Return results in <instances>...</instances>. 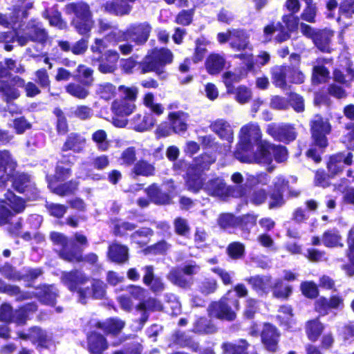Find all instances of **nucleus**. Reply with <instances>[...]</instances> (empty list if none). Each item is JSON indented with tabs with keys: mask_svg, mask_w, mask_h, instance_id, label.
Segmentation results:
<instances>
[{
	"mask_svg": "<svg viewBox=\"0 0 354 354\" xmlns=\"http://www.w3.org/2000/svg\"><path fill=\"white\" fill-rule=\"evenodd\" d=\"M145 193L151 198V203L158 206L172 203L173 196L170 192L163 191L158 183H153L144 189Z\"/></svg>",
	"mask_w": 354,
	"mask_h": 354,
	"instance_id": "16",
	"label": "nucleus"
},
{
	"mask_svg": "<svg viewBox=\"0 0 354 354\" xmlns=\"http://www.w3.org/2000/svg\"><path fill=\"white\" fill-rule=\"evenodd\" d=\"M66 12L73 15L71 25L81 35H90L93 26V15L89 5L84 1L71 2L66 5Z\"/></svg>",
	"mask_w": 354,
	"mask_h": 354,
	"instance_id": "3",
	"label": "nucleus"
},
{
	"mask_svg": "<svg viewBox=\"0 0 354 354\" xmlns=\"http://www.w3.org/2000/svg\"><path fill=\"white\" fill-rule=\"evenodd\" d=\"M119 53L115 50H108L99 56L93 58V61L98 63V71L103 73H112L116 69V64L119 59Z\"/></svg>",
	"mask_w": 354,
	"mask_h": 354,
	"instance_id": "15",
	"label": "nucleus"
},
{
	"mask_svg": "<svg viewBox=\"0 0 354 354\" xmlns=\"http://www.w3.org/2000/svg\"><path fill=\"white\" fill-rule=\"evenodd\" d=\"M91 295L94 299H103L106 297L107 285L100 279H93L91 285Z\"/></svg>",
	"mask_w": 354,
	"mask_h": 354,
	"instance_id": "57",
	"label": "nucleus"
},
{
	"mask_svg": "<svg viewBox=\"0 0 354 354\" xmlns=\"http://www.w3.org/2000/svg\"><path fill=\"white\" fill-rule=\"evenodd\" d=\"M156 122L153 115L150 113L145 115H137L133 119V129L138 132H143L151 129Z\"/></svg>",
	"mask_w": 354,
	"mask_h": 354,
	"instance_id": "39",
	"label": "nucleus"
},
{
	"mask_svg": "<svg viewBox=\"0 0 354 354\" xmlns=\"http://www.w3.org/2000/svg\"><path fill=\"white\" fill-rule=\"evenodd\" d=\"M89 281V277L79 269H72L62 272L61 281L73 293L78 295L79 301L83 304L86 303V299L90 293L89 287L82 288Z\"/></svg>",
	"mask_w": 354,
	"mask_h": 354,
	"instance_id": "5",
	"label": "nucleus"
},
{
	"mask_svg": "<svg viewBox=\"0 0 354 354\" xmlns=\"http://www.w3.org/2000/svg\"><path fill=\"white\" fill-rule=\"evenodd\" d=\"M42 16L44 19L48 20L51 26L57 27L60 30L65 29L67 27L66 22L62 19L61 12L57 10L50 11L46 8L42 13Z\"/></svg>",
	"mask_w": 354,
	"mask_h": 354,
	"instance_id": "46",
	"label": "nucleus"
},
{
	"mask_svg": "<svg viewBox=\"0 0 354 354\" xmlns=\"http://www.w3.org/2000/svg\"><path fill=\"white\" fill-rule=\"evenodd\" d=\"M73 78L83 85L91 86L94 81L93 70L86 65L80 64Z\"/></svg>",
	"mask_w": 354,
	"mask_h": 354,
	"instance_id": "41",
	"label": "nucleus"
},
{
	"mask_svg": "<svg viewBox=\"0 0 354 354\" xmlns=\"http://www.w3.org/2000/svg\"><path fill=\"white\" fill-rule=\"evenodd\" d=\"M187 117L188 114L183 111L170 112L168 115L170 129L178 134L185 132L188 126Z\"/></svg>",
	"mask_w": 354,
	"mask_h": 354,
	"instance_id": "27",
	"label": "nucleus"
},
{
	"mask_svg": "<svg viewBox=\"0 0 354 354\" xmlns=\"http://www.w3.org/2000/svg\"><path fill=\"white\" fill-rule=\"evenodd\" d=\"M83 234L77 232L73 234L71 238H68L62 232L52 231L50 232L49 239L53 245L61 247L58 252V256L61 259L68 262L66 255L68 253L73 252L74 247L78 245L75 239L77 240V237L83 236Z\"/></svg>",
	"mask_w": 354,
	"mask_h": 354,
	"instance_id": "10",
	"label": "nucleus"
},
{
	"mask_svg": "<svg viewBox=\"0 0 354 354\" xmlns=\"http://www.w3.org/2000/svg\"><path fill=\"white\" fill-rule=\"evenodd\" d=\"M88 87V86L83 85L80 82H70L66 84L64 88L66 92L70 95L80 100H83L89 94V91L87 89Z\"/></svg>",
	"mask_w": 354,
	"mask_h": 354,
	"instance_id": "51",
	"label": "nucleus"
},
{
	"mask_svg": "<svg viewBox=\"0 0 354 354\" xmlns=\"http://www.w3.org/2000/svg\"><path fill=\"white\" fill-rule=\"evenodd\" d=\"M322 243L326 248H342L344 246L342 236L339 231L335 229L324 232L322 236Z\"/></svg>",
	"mask_w": 354,
	"mask_h": 354,
	"instance_id": "38",
	"label": "nucleus"
},
{
	"mask_svg": "<svg viewBox=\"0 0 354 354\" xmlns=\"http://www.w3.org/2000/svg\"><path fill=\"white\" fill-rule=\"evenodd\" d=\"M86 140L80 133L72 132L67 135L65 141L61 147L62 152L73 151L81 153L84 151Z\"/></svg>",
	"mask_w": 354,
	"mask_h": 354,
	"instance_id": "23",
	"label": "nucleus"
},
{
	"mask_svg": "<svg viewBox=\"0 0 354 354\" xmlns=\"http://www.w3.org/2000/svg\"><path fill=\"white\" fill-rule=\"evenodd\" d=\"M172 339L174 343L181 348H187L194 352H197L199 350L198 342L193 336L189 335L180 330L174 332Z\"/></svg>",
	"mask_w": 354,
	"mask_h": 354,
	"instance_id": "30",
	"label": "nucleus"
},
{
	"mask_svg": "<svg viewBox=\"0 0 354 354\" xmlns=\"http://www.w3.org/2000/svg\"><path fill=\"white\" fill-rule=\"evenodd\" d=\"M21 6H14L12 12L9 15L0 12V25L4 28L13 26L19 21V13Z\"/></svg>",
	"mask_w": 354,
	"mask_h": 354,
	"instance_id": "56",
	"label": "nucleus"
},
{
	"mask_svg": "<svg viewBox=\"0 0 354 354\" xmlns=\"http://www.w3.org/2000/svg\"><path fill=\"white\" fill-rule=\"evenodd\" d=\"M185 182L189 191L193 193L198 192L204 185L202 172L189 167L185 176Z\"/></svg>",
	"mask_w": 354,
	"mask_h": 354,
	"instance_id": "28",
	"label": "nucleus"
},
{
	"mask_svg": "<svg viewBox=\"0 0 354 354\" xmlns=\"http://www.w3.org/2000/svg\"><path fill=\"white\" fill-rule=\"evenodd\" d=\"M344 306V298L339 295H334L329 299L323 297L317 299L315 308L320 315H326L330 309H342Z\"/></svg>",
	"mask_w": 354,
	"mask_h": 354,
	"instance_id": "18",
	"label": "nucleus"
},
{
	"mask_svg": "<svg viewBox=\"0 0 354 354\" xmlns=\"http://www.w3.org/2000/svg\"><path fill=\"white\" fill-rule=\"evenodd\" d=\"M167 277L174 285L183 289L190 288L193 283L192 279L186 277L180 267H175L171 269Z\"/></svg>",
	"mask_w": 354,
	"mask_h": 354,
	"instance_id": "31",
	"label": "nucleus"
},
{
	"mask_svg": "<svg viewBox=\"0 0 354 354\" xmlns=\"http://www.w3.org/2000/svg\"><path fill=\"white\" fill-rule=\"evenodd\" d=\"M207 72L210 75H217L221 71V55L211 53L205 62Z\"/></svg>",
	"mask_w": 354,
	"mask_h": 354,
	"instance_id": "55",
	"label": "nucleus"
},
{
	"mask_svg": "<svg viewBox=\"0 0 354 354\" xmlns=\"http://www.w3.org/2000/svg\"><path fill=\"white\" fill-rule=\"evenodd\" d=\"M227 41L232 48L238 50H244L249 46L248 37L245 32L241 30L229 31L223 34V42Z\"/></svg>",
	"mask_w": 354,
	"mask_h": 354,
	"instance_id": "25",
	"label": "nucleus"
},
{
	"mask_svg": "<svg viewBox=\"0 0 354 354\" xmlns=\"http://www.w3.org/2000/svg\"><path fill=\"white\" fill-rule=\"evenodd\" d=\"M279 336L274 326L268 324L264 325L261 333V340L267 350L272 352L277 350Z\"/></svg>",
	"mask_w": 354,
	"mask_h": 354,
	"instance_id": "29",
	"label": "nucleus"
},
{
	"mask_svg": "<svg viewBox=\"0 0 354 354\" xmlns=\"http://www.w3.org/2000/svg\"><path fill=\"white\" fill-rule=\"evenodd\" d=\"M248 295V289L243 284H238L233 290L227 292L223 301V319L233 320L236 317L235 310L239 308L237 297H245Z\"/></svg>",
	"mask_w": 354,
	"mask_h": 354,
	"instance_id": "9",
	"label": "nucleus"
},
{
	"mask_svg": "<svg viewBox=\"0 0 354 354\" xmlns=\"http://www.w3.org/2000/svg\"><path fill=\"white\" fill-rule=\"evenodd\" d=\"M125 322L118 317H109L104 321H98L95 326L103 331L105 336L117 337L125 327Z\"/></svg>",
	"mask_w": 354,
	"mask_h": 354,
	"instance_id": "17",
	"label": "nucleus"
},
{
	"mask_svg": "<svg viewBox=\"0 0 354 354\" xmlns=\"http://www.w3.org/2000/svg\"><path fill=\"white\" fill-rule=\"evenodd\" d=\"M330 131V125L327 120L321 116L317 115L311 122V133L315 143L319 147L327 146L326 134Z\"/></svg>",
	"mask_w": 354,
	"mask_h": 354,
	"instance_id": "14",
	"label": "nucleus"
},
{
	"mask_svg": "<svg viewBox=\"0 0 354 354\" xmlns=\"http://www.w3.org/2000/svg\"><path fill=\"white\" fill-rule=\"evenodd\" d=\"M61 159L56 162L53 174L46 176L48 187L50 192L60 197L73 196L77 191L80 182L71 179L66 181L72 176V167L75 156L71 153L62 154Z\"/></svg>",
	"mask_w": 354,
	"mask_h": 354,
	"instance_id": "1",
	"label": "nucleus"
},
{
	"mask_svg": "<svg viewBox=\"0 0 354 354\" xmlns=\"http://www.w3.org/2000/svg\"><path fill=\"white\" fill-rule=\"evenodd\" d=\"M0 293L7 294L10 297H15L16 301H22L32 297L29 292L21 291L18 286L7 284L1 279Z\"/></svg>",
	"mask_w": 354,
	"mask_h": 354,
	"instance_id": "33",
	"label": "nucleus"
},
{
	"mask_svg": "<svg viewBox=\"0 0 354 354\" xmlns=\"http://www.w3.org/2000/svg\"><path fill=\"white\" fill-rule=\"evenodd\" d=\"M353 156L348 153L346 156L343 153H338L330 158L328 163V168L332 174H337L341 171L344 165H350L352 163Z\"/></svg>",
	"mask_w": 354,
	"mask_h": 354,
	"instance_id": "32",
	"label": "nucleus"
},
{
	"mask_svg": "<svg viewBox=\"0 0 354 354\" xmlns=\"http://www.w3.org/2000/svg\"><path fill=\"white\" fill-rule=\"evenodd\" d=\"M252 288L261 296H267L272 289L273 281L270 276L257 275L248 279Z\"/></svg>",
	"mask_w": 354,
	"mask_h": 354,
	"instance_id": "26",
	"label": "nucleus"
},
{
	"mask_svg": "<svg viewBox=\"0 0 354 354\" xmlns=\"http://www.w3.org/2000/svg\"><path fill=\"white\" fill-rule=\"evenodd\" d=\"M257 150L258 153L246 154L241 158V161L268 166L272 163L273 157L277 162H281L286 160L288 156L286 147L275 146L268 142L259 145Z\"/></svg>",
	"mask_w": 354,
	"mask_h": 354,
	"instance_id": "4",
	"label": "nucleus"
},
{
	"mask_svg": "<svg viewBox=\"0 0 354 354\" xmlns=\"http://www.w3.org/2000/svg\"><path fill=\"white\" fill-rule=\"evenodd\" d=\"M134 109L135 105L133 103L123 99L115 100L111 104L112 111L119 116L129 115Z\"/></svg>",
	"mask_w": 354,
	"mask_h": 354,
	"instance_id": "48",
	"label": "nucleus"
},
{
	"mask_svg": "<svg viewBox=\"0 0 354 354\" xmlns=\"http://www.w3.org/2000/svg\"><path fill=\"white\" fill-rule=\"evenodd\" d=\"M53 113L56 116L55 130L59 136H64L69 131V125L66 116L60 107H55Z\"/></svg>",
	"mask_w": 354,
	"mask_h": 354,
	"instance_id": "45",
	"label": "nucleus"
},
{
	"mask_svg": "<svg viewBox=\"0 0 354 354\" xmlns=\"http://www.w3.org/2000/svg\"><path fill=\"white\" fill-rule=\"evenodd\" d=\"M261 138L260 129L257 124L250 123L243 126L241 129L239 147L242 152L237 153V158L241 160V158L246 154L258 153V146L266 142L261 140Z\"/></svg>",
	"mask_w": 354,
	"mask_h": 354,
	"instance_id": "6",
	"label": "nucleus"
},
{
	"mask_svg": "<svg viewBox=\"0 0 354 354\" xmlns=\"http://www.w3.org/2000/svg\"><path fill=\"white\" fill-rule=\"evenodd\" d=\"M156 174V167L153 164L141 158L136 161L131 170V174L134 176H153Z\"/></svg>",
	"mask_w": 354,
	"mask_h": 354,
	"instance_id": "35",
	"label": "nucleus"
},
{
	"mask_svg": "<svg viewBox=\"0 0 354 354\" xmlns=\"http://www.w3.org/2000/svg\"><path fill=\"white\" fill-rule=\"evenodd\" d=\"M174 55L167 48H153L149 50L142 61L139 62L141 73L154 72L159 77H166L164 68L173 62Z\"/></svg>",
	"mask_w": 354,
	"mask_h": 354,
	"instance_id": "2",
	"label": "nucleus"
},
{
	"mask_svg": "<svg viewBox=\"0 0 354 354\" xmlns=\"http://www.w3.org/2000/svg\"><path fill=\"white\" fill-rule=\"evenodd\" d=\"M282 21L283 25L278 23L280 33L275 37L279 42L284 41L290 37V32L297 28L299 19L295 15L288 14L283 16Z\"/></svg>",
	"mask_w": 354,
	"mask_h": 354,
	"instance_id": "20",
	"label": "nucleus"
},
{
	"mask_svg": "<svg viewBox=\"0 0 354 354\" xmlns=\"http://www.w3.org/2000/svg\"><path fill=\"white\" fill-rule=\"evenodd\" d=\"M78 245L74 247V250L66 255L68 263H88L91 265H95L98 261V257L94 252H89L84 255V250L88 246V240L86 235L77 238Z\"/></svg>",
	"mask_w": 354,
	"mask_h": 354,
	"instance_id": "11",
	"label": "nucleus"
},
{
	"mask_svg": "<svg viewBox=\"0 0 354 354\" xmlns=\"http://www.w3.org/2000/svg\"><path fill=\"white\" fill-rule=\"evenodd\" d=\"M151 29V26L147 21L134 23L131 24L122 31L121 35H117L116 32H111L109 37L115 41H131L136 45L142 46L148 41Z\"/></svg>",
	"mask_w": 354,
	"mask_h": 354,
	"instance_id": "7",
	"label": "nucleus"
},
{
	"mask_svg": "<svg viewBox=\"0 0 354 354\" xmlns=\"http://www.w3.org/2000/svg\"><path fill=\"white\" fill-rule=\"evenodd\" d=\"M268 133L275 140L289 142L296 138L295 129L288 124L277 125L272 124L268 127Z\"/></svg>",
	"mask_w": 354,
	"mask_h": 354,
	"instance_id": "19",
	"label": "nucleus"
},
{
	"mask_svg": "<svg viewBox=\"0 0 354 354\" xmlns=\"http://www.w3.org/2000/svg\"><path fill=\"white\" fill-rule=\"evenodd\" d=\"M324 329V326L318 319L308 321L306 324V333L308 339L313 342L317 340Z\"/></svg>",
	"mask_w": 354,
	"mask_h": 354,
	"instance_id": "53",
	"label": "nucleus"
},
{
	"mask_svg": "<svg viewBox=\"0 0 354 354\" xmlns=\"http://www.w3.org/2000/svg\"><path fill=\"white\" fill-rule=\"evenodd\" d=\"M10 180L12 182V187L19 193L25 194L32 189L30 177L27 174L10 172L0 175V187L5 188Z\"/></svg>",
	"mask_w": 354,
	"mask_h": 354,
	"instance_id": "12",
	"label": "nucleus"
},
{
	"mask_svg": "<svg viewBox=\"0 0 354 354\" xmlns=\"http://www.w3.org/2000/svg\"><path fill=\"white\" fill-rule=\"evenodd\" d=\"M333 36V32L330 30H319L314 37V43L320 50L330 52V41Z\"/></svg>",
	"mask_w": 354,
	"mask_h": 354,
	"instance_id": "44",
	"label": "nucleus"
},
{
	"mask_svg": "<svg viewBox=\"0 0 354 354\" xmlns=\"http://www.w3.org/2000/svg\"><path fill=\"white\" fill-rule=\"evenodd\" d=\"M49 41L48 31L42 26V24L37 19H30L23 30V32L19 37V45L24 46L29 42H33L41 46H45Z\"/></svg>",
	"mask_w": 354,
	"mask_h": 354,
	"instance_id": "8",
	"label": "nucleus"
},
{
	"mask_svg": "<svg viewBox=\"0 0 354 354\" xmlns=\"http://www.w3.org/2000/svg\"><path fill=\"white\" fill-rule=\"evenodd\" d=\"M11 81L13 82L18 87L24 88L26 95L28 97H34L41 93V90L34 82H28L26 83L24 79L20 76H14L11 79Z\"/></svg>",
	"mask_w": 354,
	"mask_h": 354,
	"instance_id": "47",
	"label": "nucleus"
},
{
	"mask_svg": "<svg viewBox=\"0 0 354 354\" xmlns=\"http://www.w3.org/2000/svg\"><path fill=\"white\" fill-rule=\"evenodd\" d=\"M93 141L96 143L97 149L100 151H106L109 149L110 145L107 140V133L103 129L95 131L91 137Z\"/></svg>",
	"mask_w": 354,
	"mask_h": 354,
	"instance_id": "61",
	"label": "nucleus"
},
{
	"mask_svg": "<svg viewBox=\"0 0 354 354\" xmlns=\"http://www.w3.org/2000/svg\"><path fill=\"white\" fill-rule=\"evenodd\" d=\"M193 331L198 334H211L216 331V328L214 324L210 323L205 317H198L193 328Z\"/></svg>",
	"mask_w": 354,
	"mask_h": 354,
	"instance_id": "58",
	"label": "nucleus"
},
{
	"mask_svg": "<svg viewBox=\"0 0 354 354\" xmlns=\"http://www.w3.org/2000/svg\"><path fill=\"white\" fill-rule=\"evenodd\" d=\"M21 95L20 91L15 85L8 81H2L0 84V99L6 104L17 100Z\"/></svg>",
	"mask_w": 354,
	"mask_h": 354,
	"instance_id": "34",
	"label": "nucleus"
},
{
	"mask_svg": "<svg viewBox=\"0 0 354 354\" xmlns=\"http://www.w3.org/2000/svg\"><path fill=\"white\" fill-rule=\"evenodd\" d=\"M216 161V156L204 152L194 158L193 165L190 167L203 172L209 170L211 165L214 163Z\"/></svg>",
	"mask_w": 354,
	"mask_h": 354,
	"instance_id": "42",
	"label": "nucleus"
},
{
	"mask_svg": "<svg viewBox=\"0 0 354 354\" xmlns=\"http://www.w3.org/2000/svg\"><path fill=\"white\" fill-rule=\"evenodd\" d=\"M32 333L31 342L33 344H37V348H48V339L46 333L38 326H32L29 328Z\"/></svg>",
	"mask_w": 354,
	"mask_h": 354,
	"instance_id": "50",
	"label": "nucleus"
},
{
	"mask_svg": "<svg viewBox=\"0 0 354 354\" xmlns=\"http://www.w3.org/2000/svg\"><path fill=\"white\" fill-rule=\"evenodd\" d=\"M241 59H245V64L249 71L254 72L257 68H259L261 66L267 64L270 59V55L265 51L261 52L255 58L253 59L251 55H240Z\"/></svg>",
	"mask_w": 354,
	"mask_h": 354,
	"instance_id": "36",
	"label": "nucleus"
},
{
	"mask_svg": "<svg viewBox=\"0 0 354 354\" xmlns=\"http://www.w3.org/2000/svg\"><path fill=\"white\" fill-rule=\"evenodd\" d=\"M109 348V343L104 334L93 330L86 335L85 348L89 354H104Z\"/></svg>",
	"mask_w": 354,
	"mask_h": 354,
	"instance_id": "13",
	"label": "nucleus"
},
{
	"mask_svg": "<svg viewBox=\"0 0 354 354\" xmlns=\"http://www.w3.org/2000/svg\"><path fill=\"white\" fill-rule=\"evenodd\" d=\"M272 295L278 299H287L292 293V287L283 283L281 279H277L272 286Z\"/></svg>",
	"mask_w": 354,
	"mask_h": 354,
	"instance_id": "52",
	"label": "nucleus"
},
{
	"mask_svg": "<svg viewBox=\"0 0 354 354\" xmlns=\"http://www.w3.org/2000/svg\"><path fill=\"white\" fill-rule=\"evenodd\" d=\"M290 68L288 66H275L272 68V78L276 86L282 88L286 86V78L288 79Z\"/></svg>",
	"mask_w": 354,
	"mask_h": 354,
	"instance_id": "40",
	"label": "nucleus"
},
{
	"mask_svg": "<svg viewBox=\"0 0 354 354\" xmlns=\"http://www.w3.org/2000/svg\"><path fill=\"white\" fill-rule=\"evenodd\" d=\"M136 150L134 147H129L126 148L120 154L119 160L120 165L124 167L133 166L136 162Z\"/></svg>",
	"mask_w": 354,
	"mask_h": 354,
	"instance_id": "62",
	"label": "nucleus"
},
{
	"mask_svg": "<svg viewBox=\"0 0 354 354\" xmlns=\"http://www.w3.org/2000/svg\"><path fill=\"white\" fill-rule=\"evenodd\" d=\"M57 295L53 285H44L39 288V291L36 295L41 304L50 306H55Z\"/></svg>",
	"mask_w": 354,
	"mask_h": 354,
	"instance_id": "37",
	"label": "nucleus"
},
{
	"mask_svg": "<svg viewBox=\"0 0 354 354\" xmlns=\"http://www.w3.org/2000/svg\"><path fill=\"white\" fill-rule=\"evenodd\" d=\"M113 234L116 236H124L127 231H133L137 227V225L128 221L119 223L118 219L113 221Z\"/></svg>",
	"mask_w": 354,
	"mask_h": 354,
	"instance_id": "63",
	"label": "nucleus"
},
{
	"mask_svg": "<svg viewBox=\"0 0 354 354\" xmlns=\"http://www.w3.org/2000/svg\"><path fill=\"white\" fill-rule=\"evenodd\" d=\"M17 166V161L14 159L10 151L8 149L0 150V172L8 174L7 169L15 171Z\"/></svg>",
	"mask_w": 354,
	"mask_h": 354,
	"instance_id": "49",
	"label": "nucleus"
},
{
	"mask_svg": "<svg viewBox=\"0 0 354 354\" xmlns=\"http://www.w3.org/2000/svg\"><path fill=\"white\" fill-rule=\"evenodd\" d=\"M5 199L15 214L23 212L26 208L25 200L9 189L5 194Z\"/></svg>",
	"mask_w": 354,
	"mask_h": 354,
	"instance_id": "43",
	"label": "nucleus"
},
{
	"mask_svg": "<svg viewBox=\"0 0 354 354\" xmlns=\"http://www.w3.org/2000/svg\"><path fill=\"white\" fill-rule=\"evenodd\" d=\"M96 93L101 99L109 101L115 96L116 87L109 82L100 84L97 86Z\"/></svg>",
	"mask_w": 354,
	"mask_h": 354,
	"instance_id": "60",
	"label": "nucleus"
},
{
	"mask_svg": "<svg viewBox=\"0 0 354 354\" xmlns=\"http://www.w3.org/2000/svg\"><path fill=\"white\" fill-rule=\"evenodd\" d=\"M137 310L145 312L162 311L163 307L160 301L156 299L149 297L147 299H142L136 306Z\"/></svg>",
	"mask_w": 354,
	"mask_h": 354,
	"instance_id": "54",
	"label": "nucleus"
},
{
	"mask_svg": "<svg viewBox=\"0 0 354 354\" xmlns=\"http://www.w3.org/2000/svg\"><path fill=\"white\" fill-rule=\"evenodd\" d=\"M248 344L245 340H240L238 344L227 343L223 344V351L227 354H247Z\"/></svg>",
	"mask_w": 354,
	"mask_h": 354,
	"instance_id": "64",
	"label": "nucleus"
},
{
	"mask_svg": "<svg viewBox=\"0 0 354 354\" xmlns=\"http://www.w3.org/2000/svg\"><path fill=\"white\" fill-rule=\"evenodd\" d=\"M143 272L142 282L155 293L160 292L165 289V284L162 279L155 275L154 267L152 265H147L142 268Z\"/></svg>",
	"mask_w": 354,
	"mask_h": 354,
	"instance_id": "21",
	"label": "nucleus"
},
{
	"mask_svg": "<svg viewBox=\"0 0 354 354\" xmlns=\"http://www.w3.org/2000/svg\"><path fill=\"white\" fill-rule=\"evenodd\" d=\"M107 257L111 262L124 264L129 261V248L127 245L112 243L108 247Z\"/></svg>",
	"mask_w": 354,
	"mask_h": 354,
	"instance_id": "24",
	"label": "nucleus"
},
{
	"mask_svg": "<svg viewBox=\"0 0 354 354\" xmlns=\"http://www.w3.org/2000/svg\"><path fill=\"white\" fill-rule=\"evenodd\" d=\"M288 182L284 178L283 176H277L272 182V185L270 186L273 189L274 192L270 195V202L269 207L270 209L280 207L283 203L282 192L288 186Z\"/></svg>",
	"mask_w": 354,
	"mask_h": 354,
	"instance_id": "22",
	"label": "nucleus"
},
{
	"mask_svg": "<svg viewBox=\"0 0 354 354\" xmlns=\"http://www.w3.org/2000/svg\"><path fill=\"white\" fill-rule=\"evenodd\" d=\"M208 44L209 41L204 37H201L196 39L194 52L192 57L194 63H198L203 59L205 55L207 53V48L205 46Z\"/></svg>",
	"mask_w": 354,
	"mask_h": 354,
	"instance_id": "59",
	"label": "nucleus"
}]
</instances>
